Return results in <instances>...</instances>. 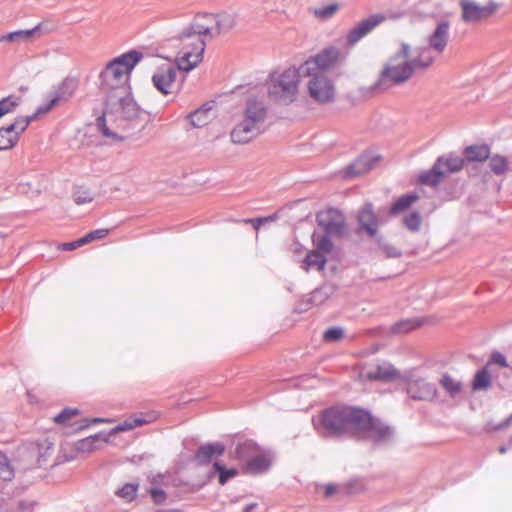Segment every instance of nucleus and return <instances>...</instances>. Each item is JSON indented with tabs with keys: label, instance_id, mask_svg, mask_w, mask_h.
<instances>
[{
	"label": "nucleus",
	"instance_id": "obj_1",
	"mask_svg": "<svg viewBox=\"0 0 512 512\" xmlns=\"http://www.w3.org/2000/svg\"><path fill=\"white\" fill-rule=\"evenodd\" d=\"M142 58L141 52L131 50L110 61L100 74L101 89L106 94V100L97 126L106 138L123 141L126 136L121 135L120 131L144 128L146 113L134 100L128 84L130 72Z\"/></svg>",
	"mask_w": 512,
	"mask_h": 512
},
{
	"label": "nucleus",
	"instance_id": "obj_2",
	"mask_svg": "<svg viewBox=\"0 0 512 512\" xmlns=\"http://www.w3.org/2000/svg\"><path fill=\"white\" fill-rule=\"evenodd\" d=\"M322 434H353L373 441H383L391 437L392 429L362 408L337 406L322 414Z\"/></svg>",
	"mask_w": 512,
	"mask_h": 512
},
{
	"label": "nucleus",
	"instance_id": "obj_3",
	"mask_svg": "<svg viewBox=\"0 0 512 512\" xmlns=\"http://www.w3.org/2000/svg\"><path fill=\"white\" fill-rule=\"evenodd\" d=\"M435 61V56L429 49H418L412 55L411 47L401 43L397 51L383 65L379 74L377 86L388 88L407 82L416 71L429 68Z\"/></svg>",
	"mask_w": 512,
	"mask_h": 512
},
{
	"label": "nucleus",
	"instance_id": "obj_4",
	"mask_svg": "<svg viewBox=\"0 0 512 512\" xmlns=\"http://www.w3.org/2000/svg\"><path fill=\"white\" fill-rule=\"evenodd\" d=\"M267 119V107L264 102L254 98L247 100L242 120L231 131V140L237 144H246L262 134Z\"/></svg>",
	"mask_w": 512,
	"mask_h": 512
},
{
	"label": "nucleus",
	"instance_id": "obj_5",
	"mask_svg": "<svg viewBox=\"0 0 512 512\" xmlns=\"http://www.w3.org/2000/svg\"><path fill=\"white\" fill-rule=\"evenodd\" d=\"M205 37L196 33L189 25L179 36L180 47L176 57V63L181 70L188 72L194 69L202 61L206 47Z\"/></svg>",
	"mask_w": 512,
	"mask_h": 512
},
{
	"label": "nucleus",
	"instance_id": "obj_6",
	"mask_svg": "<svg viewBox=\"0 0 512 512\" xmlns=\"http://www.w3.org/2000/svg\"><path fill=\"white\" fill-rule=\"evenodd\" d=\"M347 222L343 212L336 208H326L322 212V253L332 250V241L347 234Z\"/></svg>",
	"mask_w": 512,
	"mask_h": 512
},
{
	"label": "nucleus",
	"instance_id": "obj_7",
	"mask_svg": "<svg viewBox=\"0 0 512 512\" xmlns=\"http://www.w3.org/2000/svg\"><path fill=\"white\" fill-rule=\"evenodd\" d=\"M299 80L296 77L295 67L283 71L277 78L270 76L268 93L271 98L284 105L295 101L298 94Z\"/></svg>",
	"mask_w": 512,
	"mask_h": 512
},
{
	"label": "nucleus",
	"instance_id": "obj_8",
	"mask_svg": "<svg viewBox=\"0 0 512 512\" xmlns=\"http://www.w3.org/2000/svg\"><path fill=\"white\" fill-rule=\"evenodd\" d=\"M299 83L307 79V89L310 97L320 101V53L309 57L298 68H295Z\"/></svg>",
	"mask_w": 512,
	"mask_h": 512
},
{
	"label": "nucleus",
	"instance_id": "obj_9",
	"mask_svg": "<svg viewBox=\"0 0 512 512\" xmlns=\"http://www.w3.org/2000/svg\"><path fill=\"white\" fill-rule=\"evenodd\" d=\"M459 6L461 8V19L468 24L485 21L499 9V4L494 1L479 4L474 0H459Z\"/></svg>",
	"mask_w": 512,
	"mask_h": 512
},
{
	"label": "nucleus",
	"instance_id": "obj_10",
	"mask_svg": "<svg viewBox=\"0 0 512 512\" xmlns=\"http://www.w3.org/2000/svg\"><path fill=\"white\" fill-rule=\"evenodd\" d=\"M79 82L76 77L67 76L51 91L49 97L38 106V113H47L60 103L68 102L75 94Z\"/></svg>",
	"mask_w": 512,
	"mask_h": 512
},
{
	"label": "nucleus",
	"instance_id": "obj_11",
	"mask_svg": "<svg viewBox=\"0 0 512 512\" xmlns=\"http://www.w3.org/2000/svg\"><path fill=\"white\" fill-rule=\"evenodd\" d=\"M182 70L173 65H163L159 67L152 76V82L155 88L163 95H168L174 92L176 87V77ZM180 89V85H177V90Z\"/></svg>",
	"mask_w": 512,
	"mask_h": 512
},
{
	"label": "nucleus",
	"instance_id": "obj_12",
	"mask_svg": "<svg viewBox=\"0 0 512 512\" xmlns=\"http://www.w3.org/2000/svg\"><path fill=\"white\" fill-rule=\"evenodd\" d=\"M385 20L386 16L382 13L372 14L367 18L362 19L348 31L346 35L347 44L349 46H354Z\"/></svg>",
	"mask_w": 512,
	"mask_h": 512
},
{
	"label": "nucleus",
	"instance_id": "obj_13",
	"mask_svg": "<svg viewBox=\"0 0 512 512\" xmlns=\"http://www.w3.org/2000/svg\"><path fill=\"white\" fill-rule=\"evenodd\" d=\"M449 35L450 23L448 21H440L428 37V47H422L421 49H429L436 58L446 49Z\"/></svg>",
	"mask_w": 512,
	"mask_h": 512
},
{
	"label": "nucleus",
	"instance_id": "obj_14",
	"mask_svg": "<svg viewBox=\"0 0 512 512\" xmlns=\"http://www.w3.org/2000/svg\"><path fill=\"white\" fill-rule=\"evenodd\" d=\"M346 58V53L341 48L328 45L322 50V74L331 73L339 75V70Z\"/></svg>",
	"mask_w": 512,
	"mask_h": 512
},
{
	"label": "nucleus",
	"instance_id": "obj_15",
	"mask_svg": "<svg viewBox=\"0 0 512 512\" xmlns=\"http://www.w3.org/2000/svg\"><path fill=\"white\" fill-rule=\"evenodd\" d=\"M406 391L415 400L431 401L437 395L435 385L423 378L410 380L407 383Z\"/></svg>",
	"mask_w": 512,
	"mask_h": 512
},
{
	"label": "nucleus",
	"instance_id": "obj_16",
	"mask_svg": "<svg viewBox=\"0 0 512 512\" xmlns=\"http://www.w3.org/2000/svg\"><path fill=\"white\" fill-rule=\"evenodd\" d=\"M225 452V447L220 442L201 445L195 452L194 458L199 465H206L215 457L221 456Z\"/></svg>",
	"mask_w": 512,
	"mask_h": 512
},
{
	"label": "nucleus",
	"instance_id": "obj_17",
	"mask_svg": "<svg viewBox=\"0 0 512 512\" xmlns=\"http://www.w3.org/2000/svg\"><path fill=\"white\" fill-rule=\"evenodd\" d=\"M260 447L253 440L247 439L237 442L231 456L238 460L243 466L260 451Z\"/></svg>",
	"mask_w": 512,
	"mask_h": 512
},
{
	"label": "nucleus",
	"instance_id": "obj_18",
	"mask_svg": "<svg viewBox=\"0 0 512 512\" xmlns=\"http://www.w3.org/2000/svg\"><path fill=\"white\" fill-rule=\"evenodd\" d=\"M271 464L269 456L260 450L243 466V470L246 474L259 475L267 472Z\"/></svg>",
	"mask_w": 512,
	"mask_h": 512
},
{
	"label": "nucleus",
	"instance_id": "obj_19",
	"mask_svg": "<svg viewBox=\"0 0 512 512\" xmlns=\"http://www.w3.org/2000/svg\"><path fill=\"white\" fill-rule=\"evenodd\" d=\"M367 378L379 381H392L399 378V371L389 363H382L371 367L367 373Z\"/></svg>",
	"mask_w": 512,
	"mask_h": 512
},
{
	"label": "nucleus",
	"instance_id": "obj_20",
	"mask_svg": "<svg viewBox=\"0 0 512 512\" xmlns=\"http://www.w3.org/2000/svg\"><path fill=\"white\" fill-rule=\"evenodd\" d=\"M190 124L195 128H201L206 126L215 117V111L213 105L205 103L188 116Z\"/></svg>",
	"mask_w": 512,
	"mask_h": 512
},
{
	"label": "nucleus",
	"instance_id": "obj_21",
	"mask_svg": "<svg viewBox=\"0 0 512 512\" xmlns=\"http://www.w3.org/2000/svg\"><path fill=\"white\" fill-rule=\"evenodd\" d=\"M191 29L200 33L204 37H214V14L203 13L195 16L190 24Z\"/></svg>",
	"mask_w": 512,
	"mask_h": 512
},
{
	"label": "nucleus",
	"instance_id": "obj_22",
	"mask_svg": "<svg viewBox=\"0 0 512 512\" xmlns=\"http://www.w3.org/2000/svg\"><path fill=\"white\" fill-rule=\"evenodd\" d=\"M109 442V434L99 432L95 435L83 438L75 443L78 452L89 453L100 448V444Z\"/></svg>",
	"mask_w": 512,
	"mask_h": 512
},
{
	"label": "nucleus",
	"instance_id": "obj_23",
	"mask_svg": "<svg viewBox=\"0 0 512 512\" xmlns=\"http://www.w3.org/2000/svg\"><path fill=\"white\" fill-rule=\"evenodd\" d=\"M312 240L314 248L312 251L306 254L302 261L301 267L305 271H309L311 269L320 271V235L316 230L312 234Z\"/></svg>",
	"mask_w": 512,
	"mask_h": 512
},
{
	"label": "nucleus",
	"instance_id": "obj_24",
	"mask_svg": "<svg viewBox=\"0 0 512 512\" xmlns=\"http://www.w3.org/2000/svg\"><path fill=\"white\" fill-rule=\"evenodd\" d=\"M358 221L363 229L370 236H374L377 232V219L371 204H365L358 214Z\"/></svg>",
	"mask_w": 512,
	"mask_h": 512
},
{
	"label": "nucleus",
	"instance_id": "obj_25",
	"mask_svg": "<svg viewBox=\"0 0 512 512\" xmlns=\"http://www.w3.org/2000/svg\"><path fill=\"white\" fill-rule=\"evenodd\" d=\"M374 165V161L368 156H360L352 162L344 171V177L354 178L370 171Z\"/></svg>",
	"mask_w": 512,
	"mask_h": 512
},
{
	"label": "nucleus",
	"instance_id": "obj_26",
	"mask_svg": "<svg viewBox=\"0 0 512 512\" xmlns=\"http://www.w3.org/2000/svg\"><path fill=\"white\" fill-rule=\"evenodd\" d=\"M41 24L36 25L31 29L25 30H17L13 32L6 33L0 36V43H23L30 41L35 34L40 30Z\"/></svg>",
	"mask_w": 512,
	"mask_h": 512
},
{
	"label": "nucleus",
	"instance_id": "obj_27",
	"mask_svg": "<svg viewBox=\"0 0 512 512\" xmlns=\"http://www.w3.org/2000/svg\"><path fill=\"white\" fill-rule=\"evenodd\" d=\"M235 25L234 15L227 12L214 14V36L230 31Z\"/></svg>",
	"mask_w": 512,
	"mask_h": 512
},
{
	"label": "nucleus",
	"instance_id": "obj_28",
	"mask_svg": "<svg viewBox=\"0 0 512 512\" xmlns=\"http://www.w3.org/2000/svg\"><path fill=\"white\" fill-rule=\"evenodd\" d=\"M464 155L469 162H482L489 158L490 147L486 144L468 146L464 150Z\"/></svg>",
	"mask_w": 512,
	"mask_h": 512
},
{
	"label": "nucleus",
	"instance_id": "obj_29",
	"mask_svg": "<svg viewBox=\"0 0 512 512\" xmlns=\"http://www.w3.org/2000/svg\"><path fill=\"white\" fill-rule=\"evenodd\" d=\"M236 468H226L222 463L216 461L213 463L212 470L209 472V477L212 478L218 475V482L220 485H225L230 479L238 475Z\"/></svg>",
	"mask_w": 512,
	"mask_h": 512
},
{
	"label": "nucleus",
	"instance_id": "obj_30",
	"mask_svg": "<svg viewBox=\"0 0 512 512\" xmlns=\"http://www.w3.org/2000/svg\"><path fill=\"white\" fill-rule=\"evenodd\" d=\"M436 163L443 174H446L460 171L465 165V160L460 156H448L439 158Z\"/></svg>",
	"mask_w": 512,
	"mask_h": 512
},
{
	"label": "nucleus",
	"instance_id": "obj_31",
	"mask_svg": "<svg viewBox=\"0 0 512 512\" xmlns=\"http://www.w3.org/2000/svg\"><path fill=\"white\" fill-rule=\"evenodd\" d=\"M12 127L8 125L0 128V150H9L17 144L19 137Z\"/></svg>",
	"mask_w": 512,
	"mask_h": 512
},
{
	"label": "nucleus",
	"instance_id": "obj_32",
	"mask_svg": "<svg viewBox=\"0 0 512 512\" xmlns=\"http://www.w3.org/2000/svg\"><path fill=\"white\" fill-rule=\"evenodd\" d=\"M439 384L451 397H456L462 392V383L447 373L442 375Z\"/></svg>",
	"mask_w": 512,
	"mask_h": 512
},
{
	"label": "nucleus",
	"instance_id": "obj_33",
	"mask_svg": "<svg viewBox=\"0 0 512 512\" xmlns=\"http://www.w3.org/2000/svg\"><path fill=\"white\" fill-rule=\"evenodd\" d=\"M491 385V375L489 371V364L482 370L478 371L472 381V389L475 391L486 390Z\"/></svg>",
	"mask_w": 512,
	"mask_h": 512
},
{
	"label": "nucleus",
	"instance_id": "obj_34",
	"mask_svg": "<svg viewBox=\"0 0 512 512\" xmlns=\"http://www.w3.org/2000/svg\"><path fill=\"white\" fill-rule=\"evenodd\" d=\"M444 175L445 174H443V171L440 169L438 164L435 163L434 166L432 167V169L422 173L419 176V181L423 184L433 186V185H437L438 183H440L442 181Z\"/></svg>",
	"mask_w": 512,
	"mask_h": 512
},
{
	"label": "nucleus",
	"instance_id": "obj_35",
	"mask_svg": "<svg viewBox=\"0 0 512 512\" xmlns=\"http://www.w3.org/2000/svg\"><path fill=\"white\" fill-rule=\"evenodd\" d=\"M418 199V195L416 193H410L401 196L391 207L390 213L395 215L404 210H406L410 205H412Z\"/></svg>",
	"mask_w": 512,
	"mask_h": 512
},
{
	"label": "nucleus",
	"instance_id": "obj_36",
	"mask_svg": "<svg viewBox=\"0 0 512 512\" xmlns=\"http://www.w3.org/2000/svg\"><path fill=\"white\" fill-rule=\"evenodd\" d=\"M147 423V421L140 417H130L129 419L123 421L108 433L109 437L117 432L122 431H129L136 427L142 426L143 424Z\"/></svg>",
	"mask_w": 512,
	"mask_h": 512
},
{
	"label": "nucleus",
	"instance_id": "obj_37",
	"mask_svg": "<svg viewBox=\"0 0 512 512\" xmlns=\"http://www.w3.org/2000/svg\"><path fill=\"white\" fill-rule=\"evenodd\" d=\"M22 98L17 95H9L0 100V118L11 113L21 103Z\"/></svg>",
	"mask_w": 512,
	"mask_h": 512
},
{
	"label": "nucleus",
	"instance_id": "obj_38",
	"mask_svg": "<svg viewBox=\"0 0 512 512\" xmlns=\"http://www.w3.org/2000/svg\"><path fill=\"white\" fill-rule=\"evenodd\" d=\"M42 113H38V108L36 109V112L29 116H19L15 119V121L10 124L9 126H13V131L17 133V136L19 137L21 133H23L29 124L37 118L38 115H41Z\"/></svg>",
	"mask_w": 512,
	"mask_h": 512
},
{
	"label": "nucleus",
	"instance_id": "obj_39",
	"mask_svg": "<svg viewBox=\"0 0 512 512\" xmlns=\"http://www.w3.org/2000/svg\"><path fill=\"white\" fill-rule=\"evenodd\" d=\"M490 169L496 175H503L508 170V160L502 155H494L489 162Z\"/></svg>",
	"mask_w": 512,
	"mask_h": 512
},
{
	"label": "nucleus",
	"instance_id": "obj_40",
	"mask_svg": "<svg viewBox=\"0 0 512 512\" xmlns=\"http://www.w3.org/2000/svg\"><path fill=\"white\" fill-rule=\"evenodd\" d=\"M319 289L315 288L310 294L305 295L297 304L295 305V312L304 313L309 310L314 304L315 295L318 294Z\"/></svg>",
	"mask_w": 512,
	"mask_h": 512
},
{
	"label": "nucleus",
	"instance_id": "obj_41",
	"mask_svg": "<svg viewBox=\"0 0 512 512\" xmlns=\"http://www.w3.org/2000/svg\"><path fill=\"white\" fill-rule=\"evenodd\" d=\"M72 196L77 205H83L93 201L91 192L81 186L74 188Z\"/></svg>",
	"mask_w": 512,
	"mask_h": 512
},
{
	"label": "nucleus",
	"instance_id": "obj_42",
	"mask_svg": "<svg viewBox=\"0 0 512 512\" xmlns=\"http://www.w3.org/2000/svg\"><path fill=\"white\" fill-rule=\"evenodd\" d=\"M14 471L10 465L7 456L0 452V479L9 481L13 478Z\"/></svg>",
	"mask_w": 512,
	"mask_h": 512
},
{
	"label": "nucleus",
	"instance_id": "obj_43",
	"mask_svg": "<svg viewBox=\"0 0 512 512\" xmlns=\"http://www.w3.org/2000/svg\"><path fill=\"white\" fill-rule=\"evenodd\" d=\"M52 449V444H49L45 447L44 451L39 444L32 445L30 448V453L37 457V466L42 467L46 462V457L50 455V450Z\"/></svg>",
	"mask_w": 512,
	"mask_h": 512
},
{
	"label": "nucleus",
	"instance_id": "obj_44",
	"mask_svg": "<svg viewBox=\"0 0 512 512\" xmlns=\"http://www.w3.org/2000/svg\"><path fill=\"white\" fill-rule=\"evenodd\" d=\"M137 489L138 484L126 483L122 488L117 490L116 495L128 501H132L136 497Z\"/></svg>",
	"mask_w": 512,
	"mask_h": 512
},
{
	"label": "nucleus",
	"instance_id": "obj_45",
	"mask_svg": "<svg viewBox=\"0 0 512 512\" xmlns=\"http://www.w3.org/2000/svg\"><path fill=\"white\" fill-rule=\"evenodd\" d=\"M79 414V409L66 407L58 415L54 417V421L58 424H66L71 418Z\"/></svg>",
	"mask_w": 512,
	"mask_h": 512
},
{
	"label": "nucleus",
	"instance_id": "obj_46",
	"mask_svg": "<svg viewBox=\"0 0 512 512\" xmlns=\"http://www.w3.org/2000/svg\"><path fill=\"white\" fill-rule=\"evenodd\" d=\"M335 95L336 92L333 83L322 79V103L333 101Z\"/></svg>",
	"mask_w": 512,
	"mask_h": 512
},
{
	"label": "nucleus",
	"instance_id": "obj_47",
	"mask_svg": "<svg viewBox=\"0 0 512 512\" xmlns=\"http://www.w3.org/2000/svg\"><path fill=\"white\" fill-rule=\"evenodd\" d=\"M323 338L327 342L340 341L344 338V330L339 327L329 328L324 332Z\"/></svg>",
	"mask_w": 512,
	"mask_h": 512
},
{
	"label": "nucleus",
	"instance_id": "obj_48",
	"mask_svg": "<svg viewBox=\"0 0 512 512\" xmlns=\"http://www.w3.org/2000/svg\"><path fill=\"white\" fill-rule=\"evenodd\" d=\"M406 227L411 231H417L421 226V217L419 213L412 212L404 218Z\"/></svg>",
	"mask_w": 512,
	"mask_h": 512
},
{
	"label": "nucleus",
	"instance_id": "obj_49",
	"mask_svg": "<svg viewBox=\"0 0 512 512\" xmlns=\"http://www.w3.org/2000/svg\"><path fill=\"white\" fill-rule=\"evenodd\" d=\"M148 492H149V494L151 496L152 501L156 505L163 504L166 501V499H167V495H166L165 491L160 489L157 486H150Z\"/></svg>",
	"mask_w": 512,
	"mask_h": 512
},
{
	"label": "nucleus",
	"instance_id": "obj_50",
	"mask_svg": "<svg viewBox=\"0 0 512 512\" xmlns=\"http://www.w3.org/2000/svg\"><path fill=\"white\" fill-rule=\"evenodd\" d=\"M108 234H109V230L108 229H105V228L96 229V230H93V231L89 232L85 236H83L82 237V241L84 242V244H87V243L92 242V241L97 240V239H103Z\"/></svg>",
	"mask_w": 512,
	"mask_h": 512
},
{
	"label": "nucleus",
	"instance_id": "obj_51",
	"mask_svg": "<svg viewBox=\"0 0 512 512\" xmlns=\"http://www.w3.org/2000/svg\"><path fill=\"white\" fill-rule=\"evenodd\" d=\"M319 382H320V379L317 376L306 375V376H303L302 378H300L297 385L301 389H310V388H316L318 386Z\"/></svg>",
	"mask_w": 512,
	"mask_h": 512
},
{
	"label": "nucleus",
	"instance_id": "obj_52",
	"mask_svg": "<svg viewBox=\"0 0 512 512\" xmlns=\"http://www.w3.org/2000/svg\"><path fill=\"white\" fill-rule=\"evenodd\" d=\"M340 9V4L337 2L330 3L322 7V20L332 18Z\"/></svg>",
	"mask_w": 512,
	"mask_h": 512
},
{
	"label": "nucleus",
	"instance_id": "obj_53",
	"mask_svg": "<svg viewBox=\"0 0 512 512\" xmlns=\"http://www.w3.org/2000/svg\"><path fill=\"white\" fill-rule=\"evenodd\" d=\"M111 420L109 419H105V418H92V419H83L82 421H80L77 425V427L75 428V430H83L87 427H89L91 424H96V423H104V422H110Z\"/></svg>",
	"mask_w": 512,
	"mask_h": 512
},
{
	"label": "nucleus",
	"instance_id": "obj_54",
	"mask_svg": "<svg viewBox=\"0 0 512 512\" xmlns=\"http://www.w3.org/2000/svg\"><path fill=\"white\" fill-rule=\"evenodd\" d=\"M487 364H489V366L491 364H497V365H500L502 367H507L508 366L506 357L503 354L499 353V352L493 353L492 356H491L490 361Z\"/></svg>",
	"mask_w": 512,
	"mask_h": 512
},
{
	"label": "nucleus",
	"instance_id": "obj_55",
	"mask_svg": "<svg viewBox=\"0 0 512 512\" xmlns=\"http://www.w3.org/2000/svg\"><path fill=\"white\" fill-rule=\"evenodd\" d=\"M84 245V242L82 241V237L71 242H66L61 245V249L64 251H71L74 249H77Z\"/></svg>",
	"mask_w": 512,
	"mask_h": 512
},
{
	"label": "nucleus",
	"instance_id": "obj_56",
	"mask_svg": "<svg viewBox=\"0 0 512 512\" xmlns=\"http://www.w3.org/2000/svg\"><path fill=\"white\" fill-rule=\"evenodd\" d=\"M242 222L250 223L255 230H259L260 227L263 224H265L262 217H257V218H253V219H244V220H242Z\"/></svg>",
	"mask_w": 512,
	"mask_h": 512
},
{
	"label": "nucleus",
	"instance_id": "obj_57",
	"mask_svg": "<svg viewBox=\"0 0 512 512\" xmlns=\"http://www.w3.org/2000/svg\"><path fill=\"white\" fill-rule=\"evenodd\" d=\"M384 252L388 257H399L401 255V252L396 247H384Z\"/></svg>",
	"mask_w": 512,
	"mask_h": 512
},
{
	"label": "nucleus",
	"instance_id": "obj_58",
	"mask_svg": "<svg viewBox=\"0 0 512 512\" xmlns=\"http://www.w3.org/2000/svg\"><path fill=\"white\" fill-rule=\"evenodd\" d=\"M512 423V414L502 423L497 424L493 427L494 430H501L508 427Z\"/></svg>",
	"mask_w": 512,
	"mask_h": 512
},
{
	"label": "nucleus",
	"instance_id": "obj_59",
	"mask_svg": "<svg viewBox=\"0 0 512 512\" xmlns=\"http://www.w3.org/2000/svg\"><path fill=\"white\" fill-rule=\"evenodd\" d=\"M337 492V487L335 485H332V484H327L325 486V490H324V493L326 496H332L334 495L335 493Z\"/></svg>",
	"mask_w": 512,
	"mask_h": 512
},
{
	"label": "nucleus",
	"instance_id": "obj_60",
	"mask_svg": "<svg viewBox=\"0 0 512 512\" xmlns=\"http://www.w3.org/2000/svg\"><path fill=\"white\" fill-rule=\"evenodd\" d=\"M262 218H263V221H264L265 223H267V222H273V221H276V220L279 218V214H278V212H275V213H273V214H271V215H269V216L262 217Z\"/></svg>",
	"mask_w": 512,
	"mask_h": 512
},
{
	"label": "nucleus",
	"instance_id": "obj_61",
	"mask_svg": "<svg viewBox=\"0 0 512 512\" xmlns=\"http://www.w3.org/2000/svg\"><path fill=\"white\" fill-rule=\"evenodd\" d=\"M257 507H258V504L256 502H253V503L247 504L243 508L242 512H253Z\"/></svg>",
	"mask_w": 512,
	"mask_h": 512
},
{
	"label": "nucleus",
	"instance_id": "obj_62",
	"mask_svg": "<svg viewBox=\"0 0 512 512\" xmlns=\"http://www.w3.org/2000/svg\"><path fill=\"white\" fill-rule=\"evenodd\" d=\"M161 479H162V476H161L160 474H159V475L154 476V477L151 479V486H157V487H159L160 482H161Z\"/></svg>",
	"mask_w": 512,
	"mask_h": 512
},
{
	"label": "nucleus",
	"instance_id": "obj_63",
	"mask_svg": "<svg viewBox=\"0 0 512 512\" xmlns=\"http://www.w3.org/2000/svg\"><path fill=\"white\" fill-rule=\"evenodd\" d=\"M312 424L316 430H319L320 428V416H313L312 417Z\"/></svg>",
	"mask_w": 512,
	"mask_h": 512
},
{
	"label": "nucleus",
	"instance_id": "obj_64",
	"mask_svg": "<svg viewBox=\"0 0 512 512\" xmlns=\"http://www.w3.org/2000/svg\"><path fill=\"white\" fill-rule=\"evenodd\" d=\"M158 512H181V511L177 510V509H163V510H159Z\"/></svg>",
	"mask_w": 512,
	"mask_h": 512
}]
</instances>
